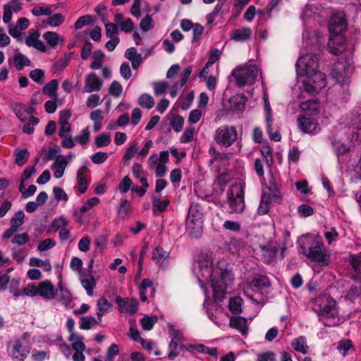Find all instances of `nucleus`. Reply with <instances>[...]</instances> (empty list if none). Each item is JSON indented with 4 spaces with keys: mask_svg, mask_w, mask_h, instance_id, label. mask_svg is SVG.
<instances>
[{
    "mask_svg": "<svg viewBox=\"0 0 361 361\" xmlns=\"http://www.w3.org/2000/svg\"><path fill=\"white\" fill-rule=\"evenodd\" d=\"M192 271L202 288H205L206 283H210L216 301H221L224 298L228 288L231 287L234 281V276L226 261L221 260L213 266L208 254L199 256L198 260L193 264Z\"/></svg>",
    "mask_w": 361,
    "mask_h": 361,
    "instance_id": "nucleus-1",
    "label": "nucleus"
},
{
    "mask_svg": "<svg viewBox=\"0 0 361 361\" xmlns=\"http://www.w3.org/2000/svg\"><path fill=\"white\" fill-rule=\"evenodd\" d=\"M342 120L343 123L348 126V129L338 132L331 140L338 159L350 149L354 141L361 137V114L358 109L352 110Z\"/></svg>",
    "mask_w": 361,
    "mask_h": 361,
    "instance_id": "nucleus-2",
    "label": "nucleus"
},
{
    "mask_svg": "<svg viewBox=\"0 0 361 361\" xmlns=\"http://www.w3.org/2000/svg\"><path fill=\"white\" fill-rule=\"evenodd\" d=\"M353 73L351 59L346 57H341L334 65L330 75L336 80L338 84L334 87L338 103H345L350 98L348 82Z\"/></svg>",
    "mask_w": 361,
    "mask_h": 361,
    "instance_id": "nucleus-3",
    "label": "nucleus"
},
{
    "mask_svg": "<svg viewBox=\"0 0 361 361\" xmlns=\"http://www.w3.org/2000/svg\"><path fill=\"white\" fill-rule=\"evenodd\" d=\"M313 310L326 326H336L341 323L336 301L327 295H321L312 300Z\"/></svg>",
    "mask_w": 361,
    "mask_h": 361,
    "instance_id": "nucleus-4",
    "label": "nucleus"
},
{
    "mask_svg": "<svg viewBox=\"0 0 361 361\" xmlns=\"http://www.w3.org/2000/svg\"><path fill=\"white\" fill-rule=\"evenodd\" d=\"M231 75L234 78L235 84L243 87L254 85L258 76H262V73L258 66L252 60H250L247 63L237 66L233 69Z\"/></svg>",
    "mask_w": 361,
    "mask_h": 361,
    "instance_id": "nucleus-5",
    "label": "nucleus"
},
{
    "mask_svg": "<svg viewBox=\"0 0 361 361\" xmlns=\"http://www.w3.org/2000/svg\"><path fill=\"white\" fill-rule=\"evenodd\" d=\"M299 252L307 257L315 265L326 267L329 264L330 252L319 240H314L308 247L301 246Z\"/></svg>",
    "mask_w": 361,
    "mask_h": 361,
    "instance_id": "nucleus-6",
    "label": "nucleus"
},
{
    "mask_svg": "<svg viewBox=\"0 0 361 361\" xmlns=\"http://www.w3.org/2000/svg\"><path fill=\"white\" fill-rule=\"evenodd\" d=\"M328 29L329 32L328 45H340L347 29L345 14L343 12L333 14L329 19Z\"/></svg>",
    "mask_w": 361,
    "mask_h": 361,
    "instance_id": "nucleus-7",
    "label": "nucleus"
},
{
    "mask_svg": "<svg viewBox=\"0 0 361 361\" xmlns=\"http://www.w3.org/2000/svg\"><path fill=\"white\" fill-rule=\"evenodd\" d=\"M300 88L312 94L319 93L326 85L325 75L320 71L300 75Z\"/></svg>",
    "mask_w": 361,
    "mask_h": 361,
    "instance_id": "nucleus-8",
    "label": "nucleus"
},
{
    "mask_svg": "<svg viewBox=\"0 0 361 361\" xmlns=\"http://www.w3.org/2000/svg\"><path fill=\"white\" fill-rule=\"evenodd\" d=\"M24 295L29 297L39 295L46 300L54 299L56 290L50 281L46 280L40 282L37 286L30 283L23 289Z\"/></svg>",
    "mask_w": 361,
    "mask_h": 361,
    "instance_id": "nucleus-9",
    "label": "nucleus"
},
{
    "mask_svg": "<svg viewBox=\"0 0 361 361\" xmlns=\"http://www.w3.org/2000/svg\"><path fill=\"white\" fill-rule=\"evenodd\" d=\"M307 49L301 50L302 56L298 59L295 67L298 75H302L307 73L318 72V56L309 54Z\"/></svg>",
    "mask_w": 361,
    "mask_h": 361,
    "instance_id": "nucleus-10",
    "label": "nucleus"
},
{
    "mask_svg": "<svg viewBox=\"0 0 361 361\" xmlns=\"http://www.w3.org/2000/svg\"><path fill=\"white\" fill-rule=\"evenodd\" d=\"M8 355L13 361H24L30 351L25 335L21 338H14L8 343Z\"/></svg>",
    "mask_w": 361,
    "mask_h": 361,
    "instance_id": "nucleus-11",
    "label": "nucleus"
},
{
    "mask_svg": "<svg viewBox=\"0 0 361 361\" xmlns=\"http://www.w3.org/2000/svg\"><path fill=\"white\" fill-rule=\"evenodd\" d=\"M228 204L231 212H241L245 207L244 190L240 183L233 184L227 192Z\"/></svg>",
    "mask_w": 361,
    "mask_h": 361,
    "instance_id": "nucleus-12",
    "label": "nucleus"
},
{
    "mask_svg": "<svg viewBox=\"0 0 361 361\" xmlns=\"http://www.w3.org/2000/svg\"><path fill=\"white\" fill-rule=\"evenodd\" d=\"M214 139L218 145L228 147L238 139L237 130L233 126H221L215 130Z\"/></svg>",
    "mask_w": 361,
    "mask_h": 361,
    "instance_id": "nucleus-13",
    "label": "nucleus"
},
{
    "mask_svg": "<svg viewBox=\"0 0 361 361\" xmlns=\"http://www.w3.org/2000/svg\"><path fill=\"white\" fill-rule=\"evenodd\" d=\"M262 259L267 264H271L276 259H281L283 257V252L286 250L285 244L282 245L277 242H269L262 247Z\"/></svg>",
    "mask_w": 361,
    "mask_h": 361,
    "instance_id": "nucleus-14",
    "label": "nucleus"
},
{
    "mask_svg": "<svg viewBox=\"0 0 361 361\" xmlns=\"http://www.w3.org/2000/svg\"><path fill=\"white\" fill-rule=\"evenodd\" d=\"M8 28L9 34L14 38L18 39V42L23 41L22 31L27 29L30 25V22L27 18L22 17L20 18L16 24L8 23Z\"/></svg>",
    "mask_w": 361,
    "mask_h": 361,
    "instance_id": "nucleus-15",
    "label": "nucleus"
},
{
    "mask_svg": "<svg viewBox=\"0 0 361 361\" xmlns=\"http://www.w3.org/2000/svg\"><path fill=\"white\" fill-rule=\"evenodd\" d=\"M103 85L102 80L94 73H90L85 76L83 93L99 92Z\"/></svg>",
    "mask_w": 361,
    "mask_h": 361,
    "instance_id": "nucleus-16",
    "label": "nucleus"
},
{
    "mask_svg": "<svg viewBox=\"0 0 361 361\" xmlns=\"http://www.w3.org/2000/svg\"><path fill=\"white\" fill-rule=\"evenodd\" d=\"M116 302L118 305V310L120 312H126L130 314H135L138 309V301L135 298L129 299L128 298H122L117 296Z\"/></svg>",
    "mask_w": 361,
    "mask_h": 361,
    "instance_id": "nucleus-17",
    "label": "nucleus"
},
{
    "mask_svg": "<svg viewBox=\"0 0 361 361\" xmlns=\"http://www.w3.org/2000/svg\"><path fill=\"white\" fill-rule=\"evenodd\" d=\"M23 9L20 0H11L4 5L3 21L9 23L12 19L13 13H18Z\"/></svg>",
    "mask_w": 361,
    "mask_h": 361,
    "instance_id": "nucleus-18",
    "label": "nucleus"
},
{
    "mask_svg": "<svg viewBox=\"0 0 361 361\" xmlns=\"http://www.w3.org/2000/svg\"><path fill=\"white\" fill-rule=\"evenodd\" d=\"M269 280L266 276L261 275L256 276L249 283L247 290L245 292V294L254 300L253 298L248 294V290H250L254 292L259 291L264 288L269 287Z\"/></svg>",
    "mask_w": 361,
    "mask_h": 361,
    "instance_id": "nucleus-19",
    "label": "nucleus"
},
{
    "mask_svg": "<svg viewBox=\"0 0 361 361\" xmlns=\"http://www.w3.org/2000/svg\"><path fill=\"white\" fill-rule=\"evenodd\" d=\"M202 220L186 219V231L191 238H199L202 233Z\"/></svg>",
    "mask_w": 361,
    "mask_h": 361,
    "instance_id": "nucleus-20",
    "label": "nucleus"
},
{
    "mask_svg": "<svg viewBox=\"0 0 361 361\" xmlns=\"http://www.w3.org/2000/svg\"><path fill=\"white\" fill-rule=\"evenodd\" d=\"M71 116V113L68 109L62 110L60 112L59 125L60 129L59 131V135L60 137H64L68 135L71 131V126L68 122L69 118Z\"/></svg>",
    "mask_w": 361,
    "mask_h": 361,
    "instance_id": "nucleus-21",
    "label": "nucleus"
},
{
    "mask_svg": "<svg viewBox=\"0 0 361 361\" xmlns=\"http://www.w3.org/2000/svg\"><path fill=\"white\" fill-rule=\"evenodd\" d=\"M102 21L105 24L106 36L110 38L105 45H117L119 43V39L116 35L118 32L119 27L115 23H106L104 18Z\"/></svg>",
    "mask_w": 361,
    "mask_h": 361,
    "instance_id": "nucleus-22",
    "label": "nucleus"
},
{
    "mask_svg": "<svg viewBox=\"0 0 361 361\" xmlns=\"http://www.w3.org/2000/svg\"><path fill=\"white\" fill-rule=\"evenodd\" d=\"M148 166L149 169H155V173L157 177H162L166 171V166L163 163H158V155L152 154L148 159Z\"/></svg>",
    "mask_w": 361,
    "mask_h": 361,
    "instance_id": "nucleus-23",
    "label": "nucleus"
},
{
    "mask_svg": "<svg viewBox=\"0 0 361 361\" xmlns=\"http://www.w3.org/2000/svg\"><path fill=\"white\" fill-rule=\"evenodd\" d=\"M298 123L300 128L307 133H312L317 126V123L314 118H310L305 116L299 117Z\"/></svg>",
    "mask_w": 361,
    "mask_h": 361,
    "instance_id": "nucleus-24",
    "label": "nucleus"
},
{
    "mask_svg": "<svg viewBox=\"0 0 361 361\" xmlns=\"http://www.w3.org/2000/svg\"><path fill=\"white\" fill-rule=\"evenodd\" d=\"M319 103L314 99H309L300 104V109L307 115L314 116L319 113Z\"/></svg>",
    "mask_w": 361,
    "mask_h": 361,
    "instance_id": "nucleus-25",
    "label": "nucleus"
},
{
    "mask_svg": "<svg viewBox=\"0 0 361 361\" xmlns=\"http://www.w3.org/2000/svg\"><path fill=\"white\" fill-rule=\"evenodd\" d=\"M112 308V304L104 298H100L97 302V316L99 322L102 321L103 315L107 314Z\"/></svg>",
    "mask_w": 361,
    "mask_h": 361,
    "instance_id": "nucleus-26",
    "label": "nucleus"
},
{
    "mask_svg": "<svg viewBox=\"0 0 361 361\" xmlns=\"http://www.w3.org/2000/svg\"><path fill=\"white\" fill-rule=\"evenodd\" d=\"M349 261L352 267L353 272V278L355 280H360L361 279V255H351L349 257Z\"/></svg>",
    "mask_w": 361,
    "mask_h": 361,
    "instance_id": "nucleus-27",
    "label": "nucleus"
},
{
    "mask_svg": "<svg viewBox=\"0 0 361 361\" xmlns=\"http://www.w3.org/2000/svg\"><path fill=\"white\" fill-rule=\"evenodd\" d=\"M68 163L66 157H61L56 159L51 166V169H54V175L56 178H60L63 176Z\"/></svg>",
    "mask_w": 361,
    "mask_h": 361,
    "instance_id": "nucleus-28",
    "label": "nucleus"
},
{
    "mask_svg": "<svg viewBox=\"0 0 361 361\" xmlns=\"http://www.w3.org/2000/svg\"><path fill=\"white\" fill-rule=\"evenodd\" d=\"M274 199L277 201L279 199V197L276 195H274L273 197H271L270 195L263 193L262 195L261 202L258 207L257 212L260 215H264L268 213L269 210V201Z\"/></svg>",
    "mask_w": 361,
    "mask_h": 361,
    "instance_id": "nucleus-29",
    "label": "nucleus"
},
{
    "mask_svg": "<svg viewBox=\"0 0 361 361\" xmlns=\"http://www.w3.org/2000/svg\"><path fill=\"white\" fill-rule=\"evenodd\" d=\"M265 114V122H266V129L269 135V137L276 141L279 142L281 139V136L278 131L274 133L272 132V123L273 119L271 116V111L264 112Z\"/></svg>",
    "mask_w": 361,
    "mask_h": 361,
    "instance_id": "nucleus-30",
    "label": "nucleus"
},
{
    "mask_svg": "<svg viewBox=\"0 0 361 361\" xmlns=\"http://www.w3.org/2000/svg\"><path fill=\"white\" fill-rule=\"evenodd\" d=\"M246 99L244 96L238 94L230 99L231 109L233 111L241 112L245 109Z\"/></svg>",
    "mask_w": 361,
    "mask_h": 361,
    "instance_id": "nucleus-31",
    "label": "nucleus"
},
{
    "mask_svg": "<svg viewBox=\"0 0 361 361\" xmlns=\"http://www.w3.org/2000/svg\"><path fill=\"white\" fill-rule=\"evenodd\" d=\"M125 56L131 61L133 68L137 69L141 63V55L137 53V49L130 47L125 53Z\"/></svg>",
    "mask_w": 361,
    "mask_h": 361,
    "instance_id": "nucleus-32",
    "label": "nucleus"
},
{
    "mask_svg": "<svg viewBox=\"0 0 361 361\" xmlns=\"http://www.w3.org/2000/svg\"><path fill=\"white\" fill-rule=\"evenodd\" d=\"M291 345L295 351L302 354H306L309 348L307 344V339L303 336L293 339L291 342Z\"/></svg>",
    "mask_w": 361,
    "mask_h": 361,
    "instance_id": "nucleus-33",
    "label": "nucleus"
},
{
    "mask_svg": "<svg viewBox=\"0 0 361 361\" xmlns=\"http://www.w3.org/2000/svg\"><path fill=\"white\" fill-rule=\"evenodd\" d=\"M209 152L211 155L210 162L212 164H215V163L225 164L228 159V156L226 154L218 152L214 147H211Z\"/></svg>",
    "mask_w": 361,
    "mask_h": 361,
    "instance_id": "nucleus-34",
    "label": "nucleus"
},
{
    "mask_svg": "<svg viewBox=\"0 0 361 361\" xmlns=\"http://www.w3.org/2000/svg\"><path fill=\"white\" fill-rule=\"evenodd\" d=\"M133 176L140 180V182L145 188H149V184L147 183L146 174L145 172L143 171L141 164L137 163L133 164Z\"/></svg>",
    "mask_w": 361,
    "mask_h": 361,
    "instance_id": "nucleus-35",
    "label": "nucleus"
},
{
    "mask_svg": "<svg viewBox=\"0 0 361 361\" xmlns=\"http://www.w3.org/2000/svg\"><path fill=\"white\" fill-rule=\"evenodd\" d=\"M43 37L49 45H59L64 42V39L61 35L52 31L46 32Z\"/></svg>",
    "mask_w": 361,
    "mask_h": 361,
    "instance_id": "nucleus-36",
    "label": "nucleus"
},
{
    "mask_svg": "<svg viewBox=\"0 0 361 361\" xmlns=\"http://www.w3.org/2000/svg\"><path fill=\"white\" fill-rule=\"evenodd\" d=\"M230 326L239 330L242 334L247 331V321L241 317H233L230 319Z\"/></svg>",
    "mask_w": 361,
    "mask_h": 361,
    "instance_id": "nucleus-37",
    "label": "nucleus"
},
{
    "mask_svg": "<svg viewBox=\"0 0 361 361\" xmlns=\"http://www.w3.org/2000/svg\"><path fill=\"white\" fill-rule=\"evenodd\" d=\"M15 161L18 166L24 165L29 159L30 153L26 149H16L14 151Z\"/></svg>",
    "mask_w": 361,
    "mask_h": 361,
    "instance_id": "nucleus-38",
    "label": "nucleus"
},
{
    "mask_svg": "<svg viewBox=\"0 0 361 361\" xmlns=\"http://www.w3.org/2000/svg\"><path fill=\"white\" fill-rule=\"evenodd\" d=\"M302 43L306 45H314L321 44L322 42L318 34L315 32H310L309 31H305L302 34Z\"/></svg>",
    "mask_w": 361,
    "mask_h": 361,
    "instance_id": "nucleus-39",
    "label": "nucleus"
},
{
    "mask_svg": "<svg viewBox=\"0 0 361 361\" xmlns=\"http://www.w3.org/2000/svg\"><path fill=\"white\" fill-rule=\"evenodd\" d=\"M40 34L37 30H30L25 37L26 45H44L43 42L39 40Z\"/></svg>",
    "mask_w": 361,
    "mask_h": 361,
    "instance_id": "nucleus-40",
    "label": "nucleus"
},
{
    "mask_svg": "<svg viewBox=\"0 0 361 361\" xmlns=\"http://www.w3.org/2000/svg\"><path fill=\"white\" fill-rule=\"evenodd\" d=\"M80 283L82 287L86 290L87 293L89 296H92L93 295V288L95 286V280L92 276L89 277H80Z\"/></svg>",
    "mask_w": 361,
    "mask_h": 361,
    "instance_id": "nucleus-41",
    "label": "nucleus"
},
{
    "mask_svg": "<svg viewBox=\"0 0 361 361\" xmlns=\"http://www.w3.org/2000/svg\"><path fill=\"white\" fill-rule=\"evenodd\" d=\"M251 36V30L250 28H243L235 30L232 32V39L237 42L244 41Z\"/></svg>",
    "mask_w": 361,
    "mask_h": 361,
    "instance_id": "nucleus-42",
    "label": "nucleus"
},
{
    "mask_svg": "<svg viewBox=\"0 0 361 361\" xmlns=\"http://www.w3.org/2000/svg\"><path fill=\"white\" fill-rule=\"evenodd\" d=\"M15 66L18 70H22L25 66H30L31 62L30 59L21 53H18L14 56Z\"/></svg>",
    "mask_w": 361,
    "mask_h": 361,
    "instance_id": "nucleus-43",
    "label": "nucleus"
},
{
    "mask_svg": "<svg viewBox=\"0 0 361 361\" xmlns=\"http://www.w3.org/2000/svg\"><path fill=\"white\" fill-rule=\"evenodd\" d=\"M97 321L92 316H85L80 318V328L83 330H88L94 327L98 323Z\"/></svg>",
    "mask_w": 361,
    "mask_h": 361,
    "instance_id": "nucleus-44",
    "label": "nucleus"
},
{
    "mask_svg": "<svg viewBox=\"0 0 361 361\" xmlns=\"http://www.w3.org/2000/svg\"><path fill=\"white\" fill-rule=\"evenodd\" d=\"M169 257V253L160 247H155L152 252V259L157 264L161 265Z\"/></svg>",
    "mask_w": 361,
    "mask_h": 361,
    "instance_id": "nucleus-45",
    "label": "nucleus"
},
{
    "mask_svg": "<svg viewBox=\"0 0 361 361\" xmlns=\"http://www.w3.org/2000/svg\"><path fill=\"white\" fill-rule=\"evenodd\" d=\"M158 318L156 315L151 317L145 316L140 319V324L143 330L149 331L154 325L157 322Z\"/></svg>",
    "mask_w": 361,
    "mask_h": 361,
    "instance_id": "nucleus-46",
    "label": "nucleus"
},
{
    "mask_svg": "<svg viewBox=\"0 0 361 361\" xmlns=\"http://www.w3.org/2000/svg\"><path fill=\"white\" fill-rule=\"evenodd\" d=\"M187 219L202 220V212L200 210L199 204L195 203L191 204L188 210Z\"/></svg>",
    "mask_w": 361,
    "mask_h": 361,
    "instance_id": "nucleus-47",
    "label": "nucleus"
},
{
    "mask_svg": "<svg viewBox=\"0 0 361 361\" xmlns=\"http://www.w3.org/2000/svg\"><path fill=\"white\" fill-rule=\"evenodd\" d=\"M242 302L243 300L240 297H234L230 300L228 307L232 313L237 314L241 312Z\"/></svg>",
    "mask_w": 361,
    "mask_h": 361,
    "instance_id": "nucleus-48",
    "label": "nucleus"
},
{
    "mask_svg": "<svg viewBox=\"0 0 361 361\" xmlns=\"http://www.w3.org/2000/svg\"><path fill=\"white\" fill-rule=\"evenodd\" d=\"M138 104L144 108L150 109L154 106V98L148 94H142L138 99Z\"/></svg>",
    "mask_w": 361,
    "mask_h": 361,
    "instance_id": "nucleus-49",
    "label": "nucleus"
},
{
    "mask_svg": "<svg viewBox=\"0 0 361 361\" xmlns=\"http://www.w3.org/2000/svg\"><path fill=\"white\" fill-rule=\"evenodd\" d=\"M25 214L23 211L16 212L11 219V226L18 230L19 227L24 223Z\"/></svg>",
    "mask_w": 361,
    "mask_h": 361,
    "instance_id": "nucleus-50",
    "label": "nucleus"
},
{
    "mask_svg": "<svg viewBox=\"0 0 361 361\" xmlns=\"http://www.w3.org/2000/svg\"><path fill=\"white\" fill-rule=\"evenodd\" d=\"M195 131V128L192 126L186 128L180 137V142L181 143H188L192 142L194 139Z\"/></svg>",
    "mask_w": 361,
    "mask_h": 361,
    "instance_id": "nucleus-51",
    "label": "nucleus"
},
{
    "mask_svg": "<svg viewBox=\"0 0 361 361\" xmlns=\"http://www.w3.org/2000/svg\"><path fill=\"white\" fill-rule=\"evenodd\" d=\"M58 89V82L56 80H51L49 81L43 89L45 94L49 97H56V90Z\"/></svg>",
    "mask_w": 361,
    "mask_h": 361,
    "instance_id": "nucleus-52",
    "label": "nucleus"
},
{
    "mask_svg": "<svg viewBox=\"0 0 361 361\" xmlns=\"http://www.w3.org/2000/svg\"><path fill=\"white\" fill-rule=\"evenodd\" d=\"M181 350L180 343L172 338L169 344V353L168 357L169 359H174Z\"/></svg>",
    "mask_w": 361,
    "mask_h": 361,
    "instance_id": "nucleus-53",
    "label": "nucleus"
},
{
    "mask_svg": "<svg viewBox=\"0 0 361 361\" xmlns=\"http://www.w3.org/2000/svg\"><path fill=\"white\" fill-rule=\"evenodd\" d=\"M27 254V251L25 248L13 247L12 249L13 258L18 263L22 262Z\"/></svg>",
    "mask_w": 361,
    "mask_h": 361,
    "instance_id": "nucleus-54",
    "label": "nucleus"
},
{
    "mask_svg": "<svg viewBox=\"0 0 361 361\" xmlns=\"http://www.w3.org/2000/svg\"><path fill=\"white\" fill-rule=\"evenodd\" d=\"M324 235L328 243L330 245L333 241L337 240L338 237V233L336 231V228L334 227L325 228L324 231Z\"/></svg>",
    "mask_w": 361,
    "mask_h": 361,
    "instance_id": "nucleus-55",
    "label": "nucleus"
},
{
    "mask_svg": "<svg viewBox=\"0 0 361 361\" xmlns=\"http://www.w3.org/2000/svg\"><path fill=\"white\" fill-rule=\"evenodd\" d=\"M184 118L180 115L173 116L170 122V125L176 133H178L182 130Z\"/></svg>",
    "mask_w": 361,
    "mask_h": 361,
    "instance_id": "nucleus-56",
    "label": "nucleus"
},
{
    "mask_svg": "<svg viewBox=\"0 0 361 361\" xmlns=\"http://www.w3.org/2000/svg\"><path fill=\"white\" fill-rule=\"evenodd\" d=\"M351 349H353L352 342L348 339L341 341L337 346V350L343 356L346 355Z\"/></svg>",
    "mask_w": 361,
    "mask_h": 361,
    "instance_id": "nucleus-57",
    "label": "nucleus"
},
{
    "mask_svg": "<svg viewBox=\"0 0 361 361\" xmlns=\"http://www.w3.org/2000/svg\"><path fill=\"white\" fill-rule=\"evenodd\" d=\"M154 26V23L152 17L147 15L140 23V27L144 32L152 30Z\"/></svg>",
    "mask_w": 361,
    "mask_h": 361,
    "instance_id": "nucleus-58",
    "label": "nucleus"
},
{
    "mask_svg": "<svg viewBox=\"0 0 361 361\" xmlns=\"http://www.w3.org/2000/svg\"><path fill=\"white\" fill-rule=\"evenodd\" d=\"M154 92L156 95H161L166 92L169 85L164 81H157L152 83Z\"/></svg>",
    "mask_w": 361,
    "mask_h": 361,
    "instance_id": "nucleus-59",
    "label": "nucleus"
},
{
    "mask_svg": "<svg viewBox=\"0 0 361 361\" xmlns=\"http://www.w3.org/2000/svg\"><path fill=\"white\" fill-rule=\"evenodd\" d=\"M39 119L35 116H30L28 121L25 123L23 131L27 134H32L34 132V126L37 125Z\"/></svg>",
    "mask_w": 361,
    "mask_h": 361,
    "instance_id": "nucleus-60",
    "label": "nucleus"
},
{
    "mask_svg": "<svg viewBox=\"0 0 361 361\" xmlns=\"http://www.w3.org/2000/svg\"><path fill=\"white\" fill-rule=\"evenodd\" d=\"M93 21V17L90 15H85L80 17L74 24V27L76 30L80 29L82 27L90 24Z\"/></svg>",
    "mask_w": 361,
    "mask_h": 361,
    "instance_id": "nucleus-61",
    "label": "nucleus"
},
{
    "mask_svg": "<svg viewBox=\"0 0 361 361\" xmlns=\"http://www.w3.org/2000/svg\"><path fill=\"white\" fill-rule=\"evenodd\" d=\"M90 131L89 127L85 128L82 130V133L77 135L75 137V141L78 142L80 145H85L90 140Z\"/></svg>",
    "mask_w": 361,
    "mask_h": 361,
    "instance_id": "nucleus-62",
    "label": "nucleus"
},
{
    "mask_svg": "<svg viewBox=\"0 0 361 361\" xmlns=\"http://www.w3.org/2000/svg\"><path fill=\"white\" fill-rule=\"evenodd\" d=\"M64 16L61 13H55L51 16L47 20V24L51 27H57L63 23Z\"/></svg>",
    "mask_w": 361,
    "mask_h": 361,
    "instance_id": "nucleus-63",
    "label": "nucleus"
},
{
    "mask_svg": "<svg viewBox=\"0 0 361 361\" xmlns=\"http://www.w3.org/2000/svg\"><path fill=\"white\" fill-rule=\"evenodd\" d=\"M111 137L106 133H102L95 138V145L98 147H105L110 144Z\"/></svg>",
    "mask_w": 361,
    "mask_h": 361,
    "instance_id": "nucleus-64",
    "label": "nucleus"
}]
</instances>
